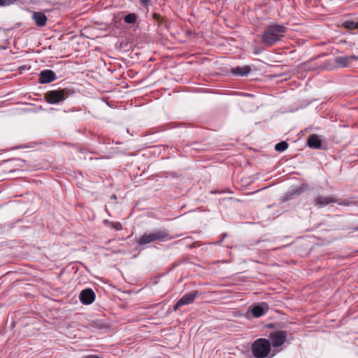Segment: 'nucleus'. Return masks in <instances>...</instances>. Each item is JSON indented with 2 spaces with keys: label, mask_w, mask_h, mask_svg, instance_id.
<instances>
[{
  "label": "nucleus",
  "mask_w": 358,
  "mask_h": 358,
  "mask_svg": "<svg viewBox=\"0 0 358 358\" xmlns=\"http://www.w3.org/2000/svg\"><path fill=\"white\" fill-rule=\"evenodd\" d=\"M287 28L276 23L268 25L264 30L261 37L262 44L267 48L271 47L278 41L286 33Z\"/></svg>",
  "instance_id": "1"
},
{
  "label": "nucleus",
  "mask_w": 358,
  "mask_h": 358,
  "mask_svg": "<svg viewBox=\"0 0 358 358\" xmlns=\"http://www.w3.org/2000/svg\"><path fill=\"white\" fill-rule=\"evenodd\" d=\"M178 236H171L167 230H155L143 234L137 241L139 245H143L155 241H166L171 240Z\"/></svg>",
  "instance_id": "2"
},
{
  "label": "nucleus",
  "mask_w": 358,
  "mask_h": 358,
  "mask_svg": "<svg viewBox=\"0 0 358 358\" xmlns=\"http://www.w3.org/2000/svg\"><path fill=\"white\" fill-rule=\"evenodd\" d=\"M252 355L255 358H267L271 353V343L266 338H258L251 346Z\"/></svg>",
  "instance_id": "3"
},
{
  "label": "nucleus",
  "mask_w": 358,
  "mask_h": 358,
  "mask_svg": "<svg viewBox=\"0 0 358 358\" xmlns=\"http://www.w3.org/2000/svg\"><path fill=\"white\" fill-rule=\"evenodd\" d=\"M70 94L71 90L66 88L59 90H50L46 92L45 98L48 103L56 104L65 100Z\"/></svg>",
  "instance_id": "4"
},
{
  "label": "nucleus",
  "mask_w": 358,
  "mask_h": 358,
  "mask_svg": "<svg viewBox=\"0 0 358 358\" xmlns=\"http://www.w3.org/2000/svg\"><path fill=\"white\" fill-rule=\"evenodd\" d=\"M198 296V291H192L184 294L174 305L173 310L176 311L178 309H179L180 307L182 306L192 303Z\"/></svg>",
  "instance_id": "5"
},
{
  "label": "nucleus",
  "mask_w": 358,
  "mask_h": 358,
  "mask_svg": "<svg viewBox=\"0 0 358 358\" xmlns=\"http://www.w3.org/2000/svg\"><path fill=\"white\" fill-rule=\"evenodd\" d=\"M271 345L274 348L281 346L287 340V332L285 331H277L269 335Z\"/></svg>",
  "instance_id": "6"
},
{
  "label": "nucleus",
  "mask_w": 358,
  "mask_h": 358,
  "mask_svg": "<svg viewBox=\"0 0 358 358\" xmlns=\"http://www.w3.org/2000/svg\"><path fill=\"white\" fill-rule=\"evenodd\" d=\"M79 298L82 303L89 305L95 300V294L92 289H85L80 292Z\"/></svg>",
  "instance_id": "7"
},
{
  "label": "nucleus",
  "mask_w": 358,
  "mask_h": 358,
  "mask_svg": "<svg viewBox=\"0 0 358 358\" xmlns=\"http://www.w3.org/2000/svg\"><path fill=\"white\" fill-rule=\"evenodd\" d=\"M314 202L318 208H322L330 203H336L337 199L334 195L319 196L315 199Z\"/></svg>",
  "instance_id": "8"
},
{
  "label": "nucleus",
  "mask_w": 358,
  "mask_h": 358,
  "mask_svg": "<svg viewBox=\"0 0 358 358\" xmlns=\"http://www.w3.org/2000/svg\"><path fill=\"white\" fill-rule=\"evenodd\" d=\"M268 310V306L266 303L255 304L250 307L249 310L255 317H259L264 315Z\"/></svg>",
  "instance_id": "9"
},
{
  "label": "nucleus",
  "mask_w": 358,
  "mask_h": 358,
  "mask_svg": "<svg viewBox=\"0 0 358 358\" xmlns=\"http://www.w3.org/2000/svg\"><path fill=\"white\" fill-rule=\"evenodd\" d=\"M57 78L56 74L52 70H43L40 73L39 75V83H49Z\"/></svg>",
  "instance_id": "10"
},
{
  "label": "nucleus",
  "mask_w": 358,
  "mask_h": 358,
  "mask_svg": "<svg viewBox=\"0 0 358 358\" xmlns=\"http://www.w3.org/2000/svg\"><path fill=\"white\" fill-rule=\"evenodd\" d=\"M353 60H358V56L350 55L337 57L335 59V62L341 67H346L349 66Z\"/></svg>",
  "instance_id": "11"
},
{
  "label": "nucleus",
  "mask_w": 358,
  "mask_h": 358,
  "mask_svg": "<svg viewBox=\"0 0 358 358\" xmlns=\"http://www.w3.org/2000/svg\"><path fill=\"white\" fill-rule=\"evenodd\" d=\"M31 18L35 21L38 27H43L46 25L47 17L41 12H33Z\"/></svg>",
  "instance_id": "12"
},
{
  "label": "nucleus",
  "mask_w": 358,
  "mask_h": 358,
  "mask_svg": "<svg viewBox=\"0 0 358 358\" xmlns=\"http://www.w3.org/2000/svg\"><path fill=\"white\" fill-rule=\"evenodd\" d=\"M308 145L311 148L318 149L321 148V140L316 134L310 135L307 141Z\"/></svg>",
  "instance_id": "13"
},
{
  "label": "nucleus",
  "mask_w": 358,
  "mask_h": 358,
  "mask_svg": "<svg viewBox=\"0 0 358 358\" xmlns=\"http://www.w3.org/2000/svg\"><path fill=\"white\" fill-rule=\"evenodd\" d=\"M251 71L249 66H237L231 69V73L235 76H244Z\"/></svg>",
  "instance_id": "14"
},
{
  "label": "nucleus",
  "mask_w": 358,
  "mask_h": 358,
  "mask_svg": "<svg viewBox=\"0 0 358 358\" xmlns=\"http://www.w3.org/2000/svg\"><path fill=\"white\" fill-rule=\"evenodd\" d=\"M343 27L348 30L358 29V23L353 21H346L343 23Z\"/></svg>",
  "instance_id": "15"
},
{
  "label": "nucleus",
  "mask_w": 358,
  "mask_h": 358,
  "mask_svg": "<svg viewBox=\"0 0 358 358\" xmlns=\"http://www.w3.org/2000/svg\"><path fill=\"white\" fill-rule=\"evenodd\" d=\"M104 223H105V224H109V226H110L111 228H113V229H115V230H117V231H120V230H122V224H121L120 222H110V221H109V220H104Z\"/></svg>",
  "instance_id": "16"
},
{
  "label": "nucleus",
  "mask_w": 358,
  "mask_h": 358,
  "mask_svg": "<svg viewBox=\"0 0 358 358\" xmlns=\"http://www.w3.org/2000/svg\"><path fill=\"white\" fill-rule=\"evenodd\" d=\"M124 20L128 24H134L136 21V15L134 13H129L124 17Z\"/></svg>",
  "instance_id": "17"
},
{
  "label": "nucleus",
  "mask_w": 358,
  "mask_h": 358,
  "mask_svg": "<svg viewBox=\"0 0 358 358\" xmlns=\"http://www.w3.org/2000/svg\"><path fill=\"white\" fill-rule=\"evenodd\" d=\"M288 148V144L285 141H281L275 145V150L283 152Z\"/></svg>",
  "instance_id": "18"
},
{
  "label": "nucleus",
  "mask_w": 358,
  "mask_h": 358,
  "mask_svg": "<svg viewBox=\"0 0 358 358\" xmlns=\"http://www.w3.org/2000/svg\"><path fill=\"white\" fill-rule=\"evenodd\" d=\"M17 0H0V6H7L11 4H14Z\"/></svg>",
  "instance_id": "19"
},
{
  "label": "nucleus",
  "mask_w": 358,
  "mask_h": 358,
  "mask_svg": "<svg viewBox=\"0 0 358 358\" xmlns=\"http://www.w3.org/2000/svg\"><path fill=\"white\" fill-rule=\"evenodd\" d=\"M338 205L340 206H350V205H355L356 204L355 202H353V201H347V200H343L342 201H340L338 203Z\"/></svg>",
  "instance_id": "20"
},
{
  "label": "nucleus",
  "mask_w": 358,
  "mask_h": 358,
  "mask_svg": "<svg viewBox=\"0 0 358 358\" xmlns=\"http://www.w3.org/2000/svg\"><path fill=\"white\" fill-rule=\"evenodd\" d=\"M253 50H254V53H255V55H258V54H259V53L261 52V51H262L259 48H257V47H256V46H255V47L253 48Z\"/></svg>",
  "instance_id": "21"
},
{
  "label": "nucleus",
  "mask_w": 358,
  "mask_h": 358,
  "mask_svg": "<svg viewBox=\"0 0 358 358\" xmlns=\"http://www.w3.org/2000/svg\"><path fill=\"white\" fill-rule=\"evenodd\" d=\"M142 4L148 6L150 3V0H141Z\"/></svg>",
  "instance_id": "22"
},
{
  "label": "nucleus",
  "mask_w": 358,
  "mask_h": 358,
  "mask_svg": "<svg viewBox=\"0 0 358 358\" xmlns=\"http://www.w3.org/2000/svg\"><path fill=\"white\" fill-rule=\"evenodd\" d=\"M355 230L358 231V228H356Z\"/></svg>",
  "instance_id": "23"
}]
</instances>
